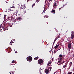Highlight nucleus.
I'll return each instance as SVG.
<instances>
[{"mask_svg":"<svg viewBox=\"0 0 74 74\" xmlns=\"http://www.w3.org/2000/svg\"><path fill=\"white\" fill-rule=\"evenodd\" d=\"M52 69L51 67H49L48 69H45V73L46 74H48L51 72V70Z\"/></svg>","mask_w":74,"mask_h":74,"instance_id":"nucleus-1","label":"nucleus"},{"mask_svg":"<svg viewBox=\"0 0 74 74\" xmlns=\"http://www.w3.org/2000/svg\"><path fill=\"white\" fill-rule=\"evenodd\" d=\"M38 63L39 64H41L43 63V60L42 59H39L38 61Z\"/></svg>","mask_w":74,"mask_h":74,"instance_id":"nucleus-2","label":"nucleus"},{"mask_svg":"<svg viewBox=\"0 0 74 74\" xmlns=\"http://www.w3.org/2000/svg\"><path fill=\"white\" fill-rule=\"evenodd\" d=\"M32 57L30 56L27 58V60L28 62H31L32 60Z\"/></svg>","mask_w":74,"mask_h":74,"instance_id":"nucleus-3","label":"nucleus"},{"mask_svg":"<svg viewBox=\"0 0 74 74\" xmlns=\"http://www.w3.org/2000/svg\"><path fill=\"white\" fill-rule=\"evenodd\" d=\"M45 7H47L48 5H49V2L47 0H46L45 2Z\"/></svg>","mask_w":74,"mask_h":74,"instance_id":"nucleus-4","label":"nucleus"},{"mask_svg":"<svg viewBox=\"0 0 74 74\" xmlns=\"http://www.w3.org/2000/svg\"><path fill=\"white\" fill-rule=\"evenodd\" d=\"M69 41V43H68V48L71 49V47H72V46H71V44H72V43H71V41Z\"/></svg>","mask_w":74,"mask_h":74,"instance_id":"nucleus-5","label":"nucleus"},{"mask_svg":"<svg viewBox=\"0 0 74 74\" xmlns=\"http://www.w3.org/2000/svg\"><path fill=\"white\" fill-rule=\"evenodd\" d=\"M71 38L72 39V40H73L74 38V31H73L72 32V34L71 35Z\"/></svg>","mask_w":74,"mask_h":74,"instance_id":"nucleus-6","label":"nucleus"},{"mask_svg":"<svg viewBox=\"0 0 74 74\" xmlns=\"http://www.w3.org/2000/svg\"><path fill=\"white\" fill-rule=\"evenodd\" d=\"M56 4H57L56 3H54V4L53 5V9L56 8V7H57V5H56Z\"/></svg>","mask_w":74,"mask_h":74,"instance_id":"nucleus-7","label":"nucleus"},{"mask_svg":"<svg viewBox=\"0 0 74 74\" xmlns=\"http://www.w3.org/2000/svg\"><path fill=\"white\" fill-rule=\"evenodd\" d=\"M25 8H26L25 7V5H23L21 6V9H23H23H25Z\"/></svg>","mask_w":74,"mask_h":74,"instance_id":"nucleus-8","label":"nucleus"},{"mask_svg":"<svg viewBox=\"0 0 74 74\" xmlns=\"http://www.w3.org/2000/svg\"><path fill=\"white\" fill-rule=\"evenodd\" d=\"M23 12H24V13H26V10H27V8H25L23 9Z\"/></svg>","mask_w":74,"mask_h":74,"instance_id":"nucleus-9","label":"nucleus"},{"mask_svg":"<svg viewBox=\"0 0 74 74\" xmlns=\"http://www.w3.org/2000/svg\"><path fill=\"white\" fill-rule=\"evenodd\" d=\"M8 29V27H3V30H4V31H5V30H7Z\"/></svg>","mask_w":74,"mask_h":74,"instance_id":"nucleus-10","label":"nucleus"},{"mask_svg":"<svg viewBox=\"0 0 74 74\" xmlns=\"http://www.w3.org/2000/svg\"><path fill=\"white\" fill-rule=\"evenodd\" d=\"M2 29H3V26L2 25H1L0 26V31L1 32V30H2Z\"/></svg>","mask_w":74,"mask_h":74,"instance_id":"nucleus-11","label":"nucleus"},{"mask_svg":"<svg viewBox=\"0 0 74 74\" xmlns=\"http://www.w3.org/2000/svg\"><path fill=\"white\" fill-rule=\"evenodd\" d=\"M51 12H52L53 14H55V10H52Z\"/></svg>","mask_w":74,"mask_h":74,"instance_id":"nucleus-12","label":"nucleus"},{"mask_svg":"<svg viewBox=\"0 0 74 74\" xmlns=\"http://www.w3.org/2000/svg\"><path fill=\"white\" fill-rule=\"evenodd\" d=\"M59 45H56L54 47L55 49H56V48H57L58 47H59Z\"/></svg>","mask_w":74,"mask_h":74,"instance_id":"nucleus-13","label":"nucleus"},{"mask_svg":"<svg viewBox=\"0 0 74 74\" xmlns=\"http://www.w3.org/2000/svg\"><path fill=\"white\" fill-rule=\"evenodd\" d=\"M13 25V24H9L8 25V26H9L10 27H12V26Z\"/></svg>","mask_w":74,"mask_h":74,"instance_id":"nucleus-14","label":"nucleus"},{"mask_svg":"<svg viewBox=\"0 0 74 74\" xmlns=\"http://www.w3.org/2000/svg\"><path fill=\"white\" fill-rule=\"evenodd\" d=\"M21 19H22V18H21V17H19L17 18V20L18 21H21Z\"/></svg>","mask_w":74,"mask_h":74,"instance_id":"nucleus-15","label":"nucleus"},{"mask_svg":"<svg viewBox=\"0 0 74 74\" xmlns=\"http://www.w3.org/2000/svg\"><path fill=\"white\" fill-rule=\"evenodd\" d=\"M39 58H38V57H35L34 58V60H37Z\"/></svg>","mask_w":74,"mask_h":74,"instance_id":"nucleus-16","label":"nucleus"},{"mask_svg":"<svg viewBox=\"0 0 74 74\" xmlns=\"http://www.w3.org/2000/svg\"><path fill=\"white\" fill-rule=\"evenodd\" d=\"M16 24H19V21H15V22H14Z\"/></svg>","mask_w":74,"mask_h":74,"instance_id":"nucleus-17","label":"nucleus"},{"mask_svg":"<svg viewBox=\"0 0 74 74\" xmlns=\"http://www.w3.org/2000/svg\"><path fill=\"white\" fill-rule=\"evenodd\" d=\"M56 38H57V39L58 38H60V35H58V36H56Z\"/></svg>","mask_w":74,"mask_h":74,"instance_id":"nucleus-18","label":"nucleus"},{"mask_svg":"<svg viewBox=\"0 0 74 74\" xmlns=\"http://www.w3.org/2000/svg\"><path fill=\"white\" fill-rule=\"evenodd\" d=\"M67 67V64H65L64 66H63V68H66Z\"/></svg>","mask_w":74,"mask_h":74,"instance_id":"nucleus-19","label":"nucleus"},{"mask_svg":"<svg viewBox=\"0 0 74 74\" xmlns=\"http://www.w3.org/2000/svg\"><path fill=\"white\" fill-rule=\"evenodd\" d=\"M6 16H7V15L5 14L4 16V19H6V18H6Z\"/></svg>","mask_w":74,"mask_h":74,"instance_id":"nucleus-20","label":"nucleus"},{"mask_svg":"<svg viewBox=\"0 0 74 74\" xmlns=\"http://www.w3.org/2000/svg\"><path fill=\"white\" fill-rule=\"evenodd\" d=\"M62 56H63V55H62V54L59 55V57L60 58H62Z\"/></svg>","mask_w":74,"mask_h":74,"instance_id":"nucleus-21","label":"nucleus"},{"mask_svg":"<svg viewBox=\"0 0 74 74\" xmlns=\"http://www.w3.org/2000/svg\"><path fill=\"white\" fill-rule=\"evenodd\" d=\"M59 60H62L63 59V58L61 57L60 58H59Z\"/></svg>","mask_w":74,"mask_h":74,"instance_id":"nucleus-22","label":"nucleus"},{"mask_svg":"<svg viewBox=\"0 0 74 74\" xmlns=\"http://www.w3.org/2000/svg\"><path fill=\"white\" fill-rule=\"evenodd\" d=\"M58 63H62V61H61V60H60L58 61Z\"/></svg>","mask_w":74,"mask_h":74,"instance_id":"nucleus-23","label":"nucleus"},{"mask_svg":"<svg viewBox=\"0 0 74 74\" xmlns=\"http://www.w3.org/2000/svg\"><path fill=\"white\" fill-rule=\"evenodd\" d=\"M68 74H73V73L71 72H70L68 73Z\"/></svg>","mask_w":74,"mask_h":74,"instance_id":"nucleus-24","label":"nucleus"},{"mask_svg":"<svg viewBox=\"0 0 74 74\" xmlns=\"http://www.w3.org/2000/svg\"><path fill=\"white\" fill-rule=\"evenodd\" d=\"M35 5V3H34L32 5V8H33V7L34 6V5Z\"/></svg>","mask_w":74,"mask_h":74,"instance_id":"nucleus-25","label":"nucleus"},{"mask_svg":"<svg viewBox=\"0 0 74 74\" xmlns=\"http://www.w3.org/2000/svg\"><path fill=\"white\" fill-rule=\"evenodd\" d=\"M10 17H9L7 18V19H8V20H10Z\"/></svg>","mask_w":74,"mask_h":74,"instance_id":"nucleus-26","label":"nucleus"},{"mask_svg":"<svg viewBox=\"0 0 74 74\" xmlns=\"http://www.w3.org/2000/svg\"><path fill=\"white\" fill-rule=\"evenodd\" d=\"M12 63H15V61L14 60L12 61Z\"/></svg>","mask_w":74,"mask_h":74,"instance_id":"nucleus-27","label":"nucleus"},{"mask_svg":"<svg viewBox=\"0 0 74 74\" xmlns=\"http://www.w3.org/2000/svg\"><path fill=\"white\" fill-rule=\"evenodd\" d=\"M12 74H14V71H13L12 72H11Z\"/></svg>","mask_w":74,"mask_h":74,"instance_id":"nucleus-28","label":"nucleus"},{"mask_svg":"<svg viewBox=\"0 0 74 74\" xmlns=\"http://www.w3.org/2000/svg\"><path fill=\"white\" fill-rule=\"evenodd\" d=\"M30 0H27V3H29V1H30Z\"/></svg>","mask_w":74,"mask_h":74,"instance_id":"nucleus-29","label":"nucleus"},{"mask_svg":"<svg viewBox=\"0 0 74 74\" xmlns=\"http://www.w3.org/2000/svg\"><path fill=\"white\" fill-rule=\"evenodd\" d=\"M51 64V62L48 63V64Z\"/></svg>","mask_w":74,"mask_h":74,"instance_id":"nucleus-30","label":"nucleus"},{"mask_svg":"<svg viewBox=\"0 0 74 74\" xmlns=\"http://www.w3.org/2000/svg\"><path fill=\"white\" fill-rule=\"evenodd\" d=\"M70 49H71L69 48V52H70Z\"/></svg>","mask_w":74,"mask_h":74,"instance_id":"nucleus-31","label":"nucleus"},{"mask_svg":"<svg viewBox=\"0 0 74 74\" xmlns=\"http://www.w3.org/2000/svg\"><path fill=\"white\" fill-rule=\"evenodd\" d=\"M54 53H56V51H54Z\"/></svg>","mask_w":74,"mask_h":74,"instance_id":"nucleus-32","label":"nucleus"},{"mask_svg":"<svg viewBox=\"0 0 74 74\" xmlns=\"http://www.w3.org/2000/svg\"><path fill=\"white\" fill-rule=\"evenodd\" d=\"M10 43H14V42H10Z\"/></svg>","mask_w":74,"mask_h":74,"instance_id":"nucleus-33","label":"nucleus"},{"mask_svg":"<svg viewBox=\"0 0 74 74\" xmlns=\"http://www.w3.org/2000/svg\"><path fill=\"white\" fill-rule=\"evenodd\" d=\"M18 52L17 51H15V53H17Z\"/></svg>","mask_w":74,"mask_h":74,"instance_id":"nucleus-34","label":"nucleus"},{"mask_svg":"<svg viewBox=\"0 0 74 74\" xmlns=\"http://www.w3.org/2000/svg\"><path fill=\"white\" fill-rule=\"evenodd\" d=\"M10 45H12V43H10Z\"/></svg>","mask_w":74,"mask_h":74,"instance_id":"nucleus-35","label":"nucleus"},{"mask_svg":"<svg viewBox=\"0 0 74 74\" xmlns=\"http://www.w3.org/2000/svg\"><path fill=\"white\" fill-rule=\"evenodd\" d=\"M54 43H55V42H53V45H54Z\"/></svg>","mask_w":74,"mask_h":74,"instance_id":"nucleus-36","label":"nucleus"},{"mask_svg":"<svg viewBox=\"0 0 74 74\" xmlns=\"http://www.w3.org/2000/svg\"><path fill=\"white\" fill-rule=\"evenodd\" d=\"M61 8H59V10H60V9H61Z\"/></svg>","mask_w":74,"mask_h":74,"instance_id":"nucleus-37","label":"nucleus"},{"mask_svg":"<svg viewBox=\"0 0 74 74\" xmlns=\"http://www.w3.org/2000/svg\"><path fill=\"white\" fill-rule=\"evenodd\" d=\"M67 30L66 31V32H65V33H67Z\"/></svg>","mask_w":74,"mask_h":74,"instance_id":"nucleus-38","label":"nucleus"},{"mask_svg":"<svg viewBox=\"0 0 74 74\" xmlns=\"http://www.w3.org/2000/svg\"><path fill=\"white\" fill-rule=\"evenodd\" d=\"M53 0H49V1H52Z\"/></svg>","mask_w":74,"mask_h":74,"instance_id":"nucleus-39","label":"nucleus"},{"mask_svg":"<svg viewBox=\"0 0 74 74\" xmlns=\"http://www.w3.org/2000/svg\"><path fill=\"white\" fill-rule=\"evenodd\" d=\"M60 64H58V66H59V65H60Z\"/></svg>","mask_w":74,"mask_h":74,"instance_id":"nucleus-40","label":"nucleus"},{"mask_svg":"<svg viewBox=\"0 0 74 74\" xmlns=\"http://www.w3.org/2000/svg\"><path fill=\"white\" fill-rule=\"evenodd\" d=\"M10 74H11L12 73H11V72H10Z\"/></svg>","mask_w":74,"mask_h":74,"instance_id":"nucleus-41","label":"nucleus"},{"mask_svg":"<svg viewBox=\"0 0 74 74\" xmlns=\"http://www.w3.org/2000/svg\"><path fill=\"white\" fill-rule=\"evenodd\" d=\"M62 63H64V61Z\"/></svg>","mask_w":74,"mask_h":74,"instance_id":"nucleus-42","label":"nucleus"},{"mask_svg":"<svg viewBox=\"0 0 74 74\" xmlns=\"http://www.w3.org/2000/svg\"><path fill=\"white\" fill-rule=\"evenodd\" d=\"M10 11H12V10H11V9H9Z\"/></svg>","mask_w":74,"mask_h":74,"instance_id":"nucleus-43","label":"nucleus"},{"mask_svg":"<svg viewBox=\"0 0 74 74\" xmlns=\"http://www.w3.org/2000/svg\"><path fill=\"white\" fill-rule=\"evenodd\" d=\"M70 63H71V64H72V62H70Z\"/></svg>","mask_w":74,"mask_h":74,"instance_id":"nucleus-44","label":"nucleus"},{"mask_svg":"<svg viewBox=\"0 0 74 74\" xmlns=\"http://www.w3.org/2000/svg\"><path fill=\"white\" fill-rule=\"evenodd\" d=\"M49 66H50V67H51V65H49Z\"/></svg>","mask_w":74,"mask_h":74,"instance_id":"nucleus-45","label":"nucleus"},{"mask_svg":"<svg viewBox=\"0 0 74 74\" xmlns=\"http://www.w3.org/2000/svg\"><path fill=\"white\" fill-rule=\"evenodd\" d=\"M56 41V40H54V42H55Z\"/></svg>","mask_w":74,"mask_h":74,"instance_id":"nucleus-46","label":"nucleus"},{"mask_svg":"<svg viewBox=\"0 0 74 74\" xmlns=\"http://www.w3.org/2000/svg\"><path fill=\"white\" fill-rule=\"evenodd\" d=\"M37 2V3H38V1Z\"/></svg>","mask_w":74,"mask_h":74,"instance_id":"nucleus-47","label":"nucleus"},{"mask_svg":"<svg viewBox=\"0 0 74 74\" xmlns=\"http://www.w3.org/2000/svg\"><path fill=\"white\" fill-rule=\"evenodd\" d=\"M13 7H11V8H12Z\"/></svg>","mask_w":74,"mask_h":74,"instance_id":"nucleus-48","label":"nucleus"},{"mask_svg":"<svg viewBox=\"0 0 74 74\" xmlns=\"http://www.w3.org/2000/svg\"><path fill=\"white\" fill-rule=\"evenodd\" d=\"M42 14H43V13H42Z\"/></svg>","mask_w":74,"mask_h":74,"instance_id":"nucleus-49","label":"nucleus"},{"mask_svg":"<svg viewBox=\"0 0 74 74\" xmlns=\"http://www.w3.org/2000/svg\"><path fill=\"white\" fill-rule=\"evenodd\" d=\"M10 49H12L11 48Z\"/></svg>","mask_w":74,"mask_h":74,"instance_id":"nucleus-50","label":"nucleus"},{"mask_svg":"<svg viewBox=\"0 0 74 74\" xmlns=\"http://www.w3.org/2000/svg\"><path fill=\"white\" fill-rule=\"evenodd\" d=\"M47 18V17H46V18Z\"/></svg>","mask_w":74,"mask_h":74,"instance_id":"nucleus-51","label":"nucleus"},{"mask_svg":"<svg viewBox=\"0 0 74 74\" xmlns=\"http://www.w3.org/2000/svg\"><path fill=\"white\" fill-rule=\"evenodd\" d=\"M48 45V44H47V45Z\"/></svg>","mask_w":74,"mask_h":74,"instance_id":"nucleus-52","label":"nucleus"},{"mask_svg":"<svg viewBox=\"0 0 74 74\" xmlns=\"http://www.w3.org/2000/svg\"><path fill=\"white\" fill-rule=\"evenodd\" d=\"M62 63H61V64H62Z\"/></svg>","mask_w":74,"mask_h":74,"instance_id":"nucleus-53","label":"nucleus"}]
</instances>
